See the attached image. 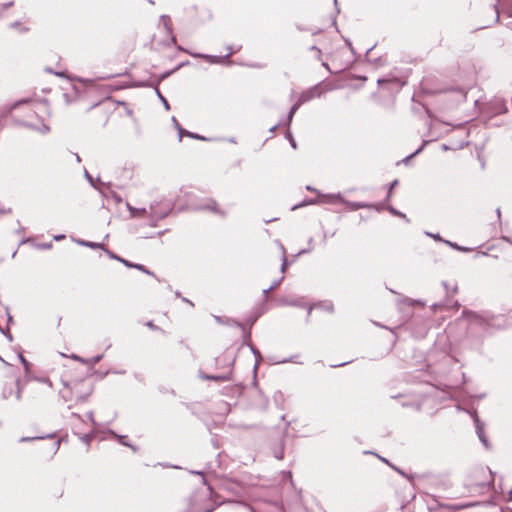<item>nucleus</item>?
<instances>
[{
  "label": "nucleus",
  "instance_id": "nucleus-18",
  "mask_svg": "<svg viewBox=\"0 0 512 512\" xmlns=\"http://www.w3.org/2000/svg\"><path fill=\"white\" fill-rule=\"evenodd\" d=\"M238 326L243 330V344L250 346L251 349L254 351L252 343H251V333L249 330H246V328L238 323Z\"/></svg>",
  "mask_w": 512,
  "mask_h": 512
},
{
  "label": "nucleus",
  "instance_id": "nucleus-44",
  "mask_svg": "<svg viewBox=\"0 0 512 512\" xmlns=\"http://www.w3.org/2000/svg\"><path fill=\"white\" fill-rule=\"evenodd\" d=\"M274 288V286H271L269 287L267 290H265V292H269L270 290H272Z\"/></svg>",
  "mask_w": 512,
  "mask_h": 512
},
{
  "label": "nucleus",
  "instance_id": "nucleus-10",
  "mask_svg": "<svg viewBox=\"0 0 512 512\" xmlns=\"http://www.w3.org/2000/svg\"><path fill=\"white\" fill-rule=\"evenodd\" d=\"M2 396L4 399H9L12 396H15L16 399H20L21 388L17 378L11 377L10 380L4 385L2 389Z\"/></svg>",
  "mask_w": 512,
  "mask_h": 512
},
{
  "label": "nucleus",
  "instance_id": "nucleus-27",
  "mask_svg": "<svg viewBox=\"0 0 512 512\" xmlns=\"http://www.w3.org/2000/svg\"><path fill=\"white\" fill-rule=\"evenodd\" d=\"M145 326L154 331H162L157 325H155L152 321H148L145 323Z\"/></svg>",
  "mask_w": 512,
  "mask_h": 512
},
{
  "label": "nucleus",
  "instance_id": "nucleus-4",
  "mask_svg": "<svg viewBox=\"0 0 512 512\" xmlns=\"http://www.w3.org/2000/svg\"><path fill=\"white\" fill-rule=\"evenodd\" d=\"M92 417L93 413L90 412L89 419L92 421V423H89L88 421L82 420L80 415L77 413H71L70 416L73 433L77 435L80 440L87 444L94 436V423Z\"/></svg>",
  "mask_w": 512,
  "mask_h": 512
},
{
  "label": "nucleus",
  "instance_id": "nucleus-6",
  "mask_svg": "<svg viewBox=\"0 0 512 512\" xmlns=\"http://www.w3.org/2000/svg\"><path fill=\"white\" fill-rule=\"evenodd\" d=\"M113 108V112L111 114L112 118H116L122 116L125 113L127 116H131L132 112L128 109L125 103L115 104L112 100L107 99L97 105V111L102 113H107Z\"/></svg>",
  "mask_w": 512,
  "mask_h": 512
},
{
  "label": "nucleus",
  "instance_id": "nucleus-47",
  "mask_svg": "<svg viewBox=\"0 0 512 512\" xmlns=\"http://www.w3.org/2000/svg\"><path fill=\"white\" fill-rule=\"evenodd\" d=\"M456 292H457V287L455 286V287L453 288V293H456Z\"/></svg>",
  "mask_w": 512,
  "mask_h": 512
},
{
  "label": "nucleus",
  "instance_id": "nucleus-16",
  "mask_svg": "<svg viewBox=\"0 0 512 512\" xmlns=\"http://www.w3.org/2000/svg\"><path fill=\"white\" fill-rule=\"evenodd\" d=\"M27 110L29 112H33L36 115H40L48 111V105L46 103H36L33 105H28Z\"/></svg>",
  "mask_w": 512,
  "mask_h": 512
},
{
  "label": "nucleus",
  "instance_id": "nucleus-48",
  "mask_svg": "<svg viewBox=\"0 0 512 512\" xmlns=\"http://www.w3.org/2000/svg\"><path fill=\"white\" fill-rule=\"evenodd\" d=\"M198 475H201L202 477L204 476V474L202 472H197Z\"/></svg>",
  "mask_w": 512,
  "mask_h": 512
},
{
  "label": "nucleus",
  "instance_id": "nucleus-23",
  "mask_svg": "<svg viewBox=\"0 0 512 512\" xmlns=\"http://www.w3.org/2000/svg\"><path fill=\"white\" fill-rule=\"evenodd\" d=\"M118 441H119V443H120V444H122V445H124V446H127V447H130V448H132L133 450H136V449L132 446V444H130V443H129V441H128V437H127V436H125V435H120V436H118Z\"/></svg>",
  "mask_w": 512,
  "mask_h": 512
},
{
  "label": "nucleus",
  "instance_id": "nucleus-21",
  "mask_svg": "<svg viewBox=\"0 0 512 512\" xmlns=\"http://www.w3.org/2000/svg\"><path fill=\"white\" fill-rule=\"evenodd\" d=\"M11 27L19 31L20 33H26L29 31V27L21 22H14L11 24Z\"/></svg>",
  "mask_w": 512,
  "mask_h": 512
},
{
  "label": "nucleus",
  "instance_id": "nucleus-41",
  "mask_svg": "<svg viewBox=\"0 0 512 512\" xmlns=\"http://www.w3.org/2000/svg\"><path fill=\"white\" fill-rule=\"evenodd\" d=\"M63 238H65V236H64V235L55 236V240H59V239H63Z\"/></svg>",
  "mask_w": 512,
  "mask_h": 512
},
{
  "label": "nucleus",
  "instance_id": "nucleus-32",
  "mask_svg": "<svg viewBox=\"0 0 512 512\" xmlns=\"http://www.w3.org/2000/svg\"><path fill=\"white\" fill-rule=\"evenodd\" d=\"M288 265H289V262H288L287 258L284 256L282 264H281V271L284 272L286 270V268L288 267Z\"/></svg>",
  "mask_w": 512,
  "mask_h": 512
},
{
  "label": "nucleus",
  "instance_id": "nucleus-39",
  "mask_svg": "<svg viewBox=\"0 0 512 512\" xmlns=\"http://www.w3.org/2000/svg\"><path fill=\"white\" fill-rule=\"evenodd\" d=\"M383 461H384L385 463L389 464L392 468H394L395 470H397L399 473L403 474V472H401L399 469H397V468H395L394 466H392V465L388 462V460L383 459Z\"/></svg>",
  "mask_w": 512,
  "mask_h": 512
},
{
  "label": "nucleus",
  "instance_id": "nucleus-15",
  "mask_svg": "<svg viewBox=\"0 0 512 512\" xmlns=\"http://www.w3.org/2000/svg\"><path fill=\"white\" fill-rule=\"evenodd\" d=\"M178 132H179L178 133L179 141H181L184 136H187V137H190V138H193V139L204 140V141L212 140V138H208V137H204V136H201L199 134H196V133H192L189 130L180 129V130H178Z\"/></svg>",
  "mask_w": 512,
  "mask_h": 512
},
{
  "label": "nucleus",
  "instance_id": "nucleus-5",
  "mask_svg": "<svg viewBox=\"0 0 512 512\" xmlns=\"http://www.w3.org/2000/svg\"><path fill=\"white\" fill-rule=\"evenodd\" d=\"M459 320L466 321L468 329L479 328L484 330L491 325L492 317L484 313L464 309Z\"/></svg>",
  "mask_w": 512,
  "mask_h": 512
},
{
  "label": "nucleus",
  "instance_id": "nucleus-38",
  "mask_svg": "<svg viewBox=\"0 0 512 512\" xmlns=\"http://www.w3.org/2000/svg\"><path fill=\"white\" fill-rule=\"evenodd\" d=\"M348 363H349V361L343 362V363H340V364H336V365H332V367H341V366H344V365H346Z\"/></svg>",
  "mask_w": 512,
  "mask_h": 512
},
{
  "label": "nucleus",
  "instance_id": "nucleus-11",
  "mask_svg": "<svg viewBox=\"0 0 512 512\" xmlns=\"http://www.w3.org/2000/svg\"><path fill=\"white\" fill-rule=\"evenodd\" d=\"M310 51L313 54L314 59L321 60L323 51L326 53H331L330 42L325 37H323V39L318 41V46H311Z\"/></svg>",
  "mask_w": 512,
  "mask_h": 512
},
{
  "label": "nucleus",
  "instance_id": "nucleus-8",
  "mask_svg": "<svg viewBox=\"0 0 512 512\" xmlns=\"http://www.w3.org/2000/svg\"><path fill=\"white\" fill-rule=\"evenodd\" d=\"M507 110L504 99L500 97L493 98L490 102L485 104V116L492 117L495 115L503 114Z\"/></svg>",
  "mask_w": 512,
  "mask_h": 512
},
{
  "label": "nucleus",
  "instance_id": "nucleus-49",
  "mask_svg": "<svg viewBox=\"0 0 512 512\" xmlns=\"http://www.w3.org/2000/svg\"><path fill=\"white\" fill-rule=\"evenodd\" d=\"M205 512H211V510H207V511H205Z\"/></svg>",
  "mask_w": 512,
  "mask_h": 512
},
{
  "label": "nucleus",
  "instance_id": "nucleus-26",
  "mask_svg": "<svg viewBox=\"0 0 512 512\" xmlns=\"http://www.w3.org/2000/svg\"><path fill=\"white\" fill-rule=\"evenodd\" d=\"M37 381L43 385H46V387L48 389H50L52 387V383L51 381L48 379V378H41V379H37Z\"/></svg>",
  "mask_w": 512,
  "mask_h": 512
},
{
  "label": "nucleus",
  "instance_id": "nucleus-28",
  "mask_svg": "<svg viewBox=\"0 0 512 512\" xmlns=\"http://www.w3.org/2000/svg\"><path fill=\"white\" fill-rule=\"evenodd\" d=\"M105 251V253L111 258V259H115L117 261H119V259H121V257L117 256L116 254H114L112 251H110L109 249H106L104 247L103 249Z\"/></svg>",
  "mask_w": 512,
  "mask_h": 512
},
{
  "label": "nucleus",
  "instance_id": "nucleus-25",
  "mask_svg": "<svg viewBox=\"0 0 512 512\" xmlns=\"http://www.w3.org/2000/svg\"><path fill=\"white\" fill-rule=\"evenodd\" d=\"M19 358L24 366L25 372L28 374L29 368H30V363L25 359V357L22 354L19 355Z\"/></svg>",
  "mask_w": 512,
  "mask_h": 512
},
{
  "label": "nucleus",
  "instance_id": "nucleus-42",
  "mask_svg": "<svg viewBox=\"0 0 512 512\" xmlns=\"http://www.w3.org/2000/svg\"><path fill=\"white\" fill-rule=\"evenodd\" d=\"M101 359V356H97L94 358V363L98 362Z\"/></svg>",
  "mask_w": 512,
  "mask_h": 512
},
{
  "label": "nucleus",
  "instance_id": "nucleus-46",
  "mask_svg": "<svg viewBox=\"0 0 512 512\" xmlns=\"http://www.w3.org/2000/svg\"><path fill=\"white\" fill-rule=\"evenodd\" d=\"M42 121H44V119H43V118H42ZM42 126H43L44 128H47V126H46V124H45L44 122H42Z\"/></svg>",
  "mask_w": 512,
  "mask_h": 512
},
{
  "label": "nucleus",
  "instance_id": "nucleus-34",
  "mask_svg": "<svg viewBox=\"0 0 512 512\" xmlns=\"http://www.w3.org/2000/svg\"><path fill=\"white\" fill-rule=\"evenodd\" d=\"M388 210H389V212H390V213H392L393 215H398V216H400V215H401V213H399L398 211H396L392 206H389V207H388Z\"/></svg>",
  "mask_w": 512,
  "mask_h": 512
},
{
  "label": "nucleus",
  "instance_id": "nucleus-24",
  "mask_svg": "<svg viewBox=\"0 0 512 512\" xmlns=\"http://www.w3.org/2000/svg\"><path fill=\"white\" fill-rule=\"evenodd\" d=\"M283 131H284L285 138L290 142L291 146L295 149L297 146L292 137L291 131L290 130H283Z\"/></svg>",
  "mask_w": 512,
  "mask_h": 512
},
{
  "label": "nucleus",
  "instance_id": "nucleus-9",
  "mask_svg": "<svg viewBox=\"0 0 512 512\" xmlns=\"http://www.w3.org/2000/svg\"><path fill=\"white\" fill-rule=\"evenodd\" d=\"M44 439H48L51 442L49 451L52 454H55L58 451L60 444H61V438L58 437L55 432H51V433H48L45 435H37L34 437H23L21 439V441L44 440Z\"/></svg>",
  "mask_w": 512,
  "mask_h": 512
},
{
  "label": "nucleus",
  "instance_id": "nucleus-22",
  "mask_svg": "<svg viewBox=\"0 0 512 512\" xmlns=\"http://www.w3.org/2000/svg\"><path fill=\"white\" fill-rule=\"evenodd\" d=\"M425 144H426V141H424V143L415 152L411 153L410 155H408L404 159H402L401 162L404 164H408L409 161L423 149Z\"/></svg>",
  "mask_w": 512,
  "mask_h": 512
},
{
  "label": "nucleus",
  "instance_id": "nucleus-3",
  "mask_svg": "<svg viewBox=\"0 0 512 512\" xmlns=\"http://www.w3.org/2000/svg\"><path fill=\"white\" fill-rule=\"evenodd\" d=\"M336 88H337V85L334 81L324 80V81H321V82L317 83L316 85L309 87L306 90L302 91L298 95L296 101L293 103V105L289 111L287 125L290 124V121H291L294 113L301 105H303L304 103L309 102L313 99L320 98V97L324 96L325 94H327L328 92L335 90Z\"/></svg>",
  "mask_w": 512,
  "mask_h": 512
},
{
  "label": "nucleus",
  "instance_id": "nucleus-17",
  "mask_svg": "<svg viewBox=\"0 0 512 512\" xmlns=\"http://www.w3.org/2000/svg\"><path fill=\"white\" fill-rule=\"evenodd\" d=\"M206 380L216 381V382H224L231 380L232 376H230L229 372H224L222 374L217 375H205L203 376Z\"/></svg>",
  "mask_w": 512,
  "mask_h": 512
},
{
  "label": "nucleus",
  "instance_id": "nucleus-2",
  "mask_svg": "<svg viewBox=\"0 0 512 512\" xmlns=\"http://www.w3.org/2000/svg\"><path fill=\"white\" fill-rule=\"evenodd\" d=\"M93 391L92 383L89 379H71L64 382L63 389L60 391L61 396L65 401L70 402H83Z\"/></svg>",
  "mask_w": 512,
  "mask_h": 512
},
{
  "label": "nucleus",
  "instance_id": "nucleus-37",
  "mask_svg": "<svg viewBox=\"0 0 512 512\" xmlns=\"http://www.w3.org/2000/svg\"><path fill=\"white\" fill-rule=\"evenodd\" d=\"M209 208H210L211 210L215 211V212H217V211H218V210H217V204H216V202H213V204H212V205H209Z\"/></svg>",
  "mask_w": 512,
  "mask_h": 512
},
{
  "label": "nucleus",
  "instance_id": "nucleus-35",
  "mask_svg": "<svg viewBox=\"0 0 512 512\" xmlns=\"http://www.w3.org/2000/svg\"><path fill=\"white\" fill-rule=\"evenodd\" d=\"M46 71L49 72V73H53V70L51 68L46 69ZM54 74L57 75V76H63L64 75L63 72H54Z\"/></svg>",
  "mask_w": 512,
  "mask_h": 512
},
{
  "label": "nucleus",
  "instance_id": "nucleus-7",
  "mask_svg": "<svg viewBox=\"0 0 512 512\" xmlns=\"http://www.w3.org/2000/svg\"><path fill=\"white\" fill-rule=\"evenodd\" d=\"M307 189L310 190V191H313L316 193V197L315 198H311V199H304L301 203L299 204H296L292 207L293 210L299 208V207H303V206H307V205H313V204H318V203H336V202H342L343 199L337 195H321L320 193H318L315 189H312L310 186H307Z\"/></svg>",
  "mask_w": 512,
  "mask_h": 512
},
{
  "label": "nucleus",
  "instance_id": "nucleus-14",
  "mask_svg": "<svg viewBox=\"0 0 512 512\" xmlns=\"http://www.w3.org/2000/svg\"><path fill=\"white\" fill-rule=\"evenodd\" d=\"M345 205H346L347 209H349L351 211H355V210L362 209V208H374L377 211H380L382 208L380 205H370V204H366V203L348 202V201L345 202Z\"/></svg>",
  "mask_w": 512,
  "mask_h": 512
},
{
  "label": "nucleus",
  "instance_id": "nucleus-45",
  "mask_svg": "<svg viewBox=\"0 0 512 512\" xmlns=\"http://www.w3.org/2000/svg\"><path fill=\"white\" fill-rule=\"evenodd\" d=\"M11 5H13V2H10V3H8V4H5V7H9V6H11Z\"/></svg>",
  "mask_w": 512,
  "mask_h": 512
},
{
  "label": "nucleus",
  "instance_id": "nucleus-29",
  "mask_svg": "<svg viewBox=\"0 0 512 512\" xmlns=\"http://www.w3.org/2000/svg\"><path fill=\"white\" fill-rule=\"evenodd\" d=\"M134 268H135V269H137V270H139V271H141V272H143V273L150 274V271H148V270L146 269V267H145L144 265H142V264H136V263H135V264H134Z\"/></svg>",
  "mask_w": 512,
  "mask_h": 512
},
{
  "label": "nucleus",
  "instance_id": "nucleus-20",
  "mask_svg": "<svg viewBox=\"0 0 512 512\" xmlns=\"http://www.w3.org/2000/svg\"><path fill=\"white\" fill-rule=\"evenodd\" d=\"M79 244L82 246L89 247L91 249H104L103 243H96L91 241H79Z\"/></svg>",
  "mask_w": 512,
  "mask_h": 512
},
{
  "label": "nucleus",
  "instance_id": "nucleus-1",
  "mask_svg": "<svg viewBox=\"0 0 512 512\" xmlns=\"http://www.w3.org/2000/svg\"><path fill=\"white\" fill-rule=\"evenodd\" d=\"M494 485V475L492 471L485 466L472 468L466 475L463 490L460 497L471 498L466 506H474L481 502L480 498L488 497L492 494Z\"/></svg>",
  "mask_w": 512,
  "mask_h": 512
},
{
  "label": "nucleus",
  "instance_id": "nucleus-31",
  "mask_svg": "<svg viewBox=\"0 0 512 512\" xmlns=\"http://www.w3.org/2000/svg\"><path fill=\"white\" fill-rule=\"evenodd\" d=\"M119 262H121L122 264H124L128 268H134V264L135 263H132V262H130V261L124 259V258L119 259Z\"/></svg>",
  "mask_w": 512,
  "mask_h": 512
},
{
  "label": "nucleus",
  "instance_id": "nucleus-40",
  "mask_svg": "<svg viewBox=\"0 0 512 512\" xmlns=\"http://www.w3.org/2000/svg\"><path fill=\"white\" fill-rule=\"evenodd\" d=\"M28 128H34L36 126V124L34 123H26L25 124Z\"/></svg>",
  "mask_w": 512,
  "mask_h": 512
},
{
  "label": "nucleus",
  "instance_id": "nucleus-43",
  "mask_svg": "<svg viewBox=\"0 0 512 512\" xmlns=\"http://www.w3.org/2000/svg\"><path fill=\"white\" fill-rule=\"evenodd\" d=\"M322 65H323L327 70H329V66H328V64H327V63L323 62V63H322Z\"/></svg>",
  "mask_w": 512,
  "mask_h": 512
},
{
  "label": "nucleus",
  "instance_id": "nucleus-33",
  "mask_svg": "<svg viewBox=\"0 0 512 512\" xmlns=\"http://www.w3.org/2000/svg\"><path fill=\"white\" fill-rule=\"evenodd\" d=\"M398 184V180H394L391 184H390V187H389V191H388V195L387 197L390 198L391 196V193H392V189L395 188V186Z\"/></svg>",
  "mask_w": 512,
  "mask_h": 512
},
{
  "label": "nucleus",
  "instance_id": "nucleus-30",
  "mask_svg": "<svg viewBox=\"0 0 512 512\" xmlns=\"http://www.w3.org/2000/svg\"><path fill=\"white\" fill-rule=\"evenodd\" d=\"M478 436H479L480 440H481L485 445H487V440H486V438H485V436H484L483 429H482V428H480V427H478Z\"/></svg>",
  "mask_w": 512,
  "mask_h": 512
},
{
  "label": "nucleus",
  "instance_id": "nucleus-12",
  "mask_svg": "<svg viewBox=\"0 0 512 512\" xmlns=\"http://www.w3.org/2000/svg\"><path fill=\"white\" fill-rule=\"evenodd\" d=\"M377 82L380 86H387L391 90H399L404 85V82L397 77L379 78Z\"/></svg>",
  "mask_w": 512,
  "mask_h": 512
},
{
  "label": "nucleus",
  "instance_id": "nucleus-36",
  "mask_svg": "<svg viewBox=\"0 0 512 512\" xmlns=\"http://www.w3.org/2000/svg\"><path fill=\"white\" fill-rule=\"evenodd\" d=\"M40 248H43V249H49L52 247V244L51 243H45V244H41L39 245Z\"/></svg>",
  "mask_w": 512,
  "mask_h": 512
},
{
  "label": "nucleus",
  "instance_id": "nucleus-19",
  "mask_svg": "<svg viewBox=\"0 0 512 512\" xmlns=\"http://www.w3.org/2000/svg\"><path fill=\"white\" fill-rule=\"evenodd\" d=\"M237 50H233L232 47H227V52L224 56H211V62H220L222 59H228L231 55H233Z\"/></svg>",
  "mask_w": 512,
  "mask_h": 512
},
{
  "label": "nucleus",
  "instance_id": "nucleus-13",
  "mask_svg": "<svg viewBox=\"0 0 512 512\" xmlns=\"http://www.w3.org/2000/svg\"><path fill=\"white\" fill-rule=\"evenodd\" d=\"M234 363V357L228 355L226 352L222 353L216 358V364L222 368H225V372H229L232 376V366Z\"/></svg>",
  "mask_w": 512,
  "mask_h": 512
}]
</instances>
